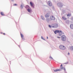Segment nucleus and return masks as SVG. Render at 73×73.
<instances>
[{"label": "nucleus", "mask_w": 73, "mask_h": 73, "mask_svg": "<svg viewBox=\"0 0 73 73\" xmlns=\"http://www.w3.org/2000/svg\"><path fill=\"white\" fill-rule=\"evenodd\" d=\"M55 34H57V33H59V35L60 36L62 35V31H61L56 30L54 31Z\"/></svg>", "instance_id": "nucleus-1"}, {"label": "nucleus", "mask_w": 73, "mask_h": 73, "mask_svg": "<svg viewBox=\"0 0 73 73\" xmlns=\"http://www.w3.org/2000/svg\"><path fill=\"white\" fill-rule=\"evenodd\" d=\"M61 40L62 41H64L66 40V36L65 35H62L61 36Z\"/></svg>", "instance_id": "nucleus-2"}, {"label": "nucleus", "mask_w": 73, "mask_h": 73, "mask_svg": "<svg viewBox=\"0 0 73 73\" xmlns=\"http://www.w3.org/2000/svg\"><path fill=\"white\" fill-rule=\"evenodd\" d=\"M59 48L60 49H62V50H65L66 49L65 47V46L62 45H60L59 46Z\"/></svg>", "instance_id": "nucleus-3"}, {"label": "nucleus", "mask_w": 73, "mask_h": 73, "mask_svg": "<svg viewBox=\"0 0 73 73\" xmlns=\"http://www.w3.org/2000/svg\"><path fill=\"white\" fill-rule=\"evenodd\" d=\"M50 18L51 20H55V18L53 16H51Z\"/></svg>", "instance_id": "nucleus-4"}, {"label": "nucleus", "mask_w": 73, "mask_h": 73, "mask_svg": "<svg viewBox=\"0 0 73 73\" xmlns=\"http://www.w3.org/2000/svg\"><path fill=\"white\" fill-rule=\"evenodd\" d=\"M58 27V25L57 24H55L54 26H52V28H57Z\"/></svg>", "instance_id": "nucleus-5"}, {"label": "nucleus", "mask_w": 73, "mask_h": 73, "mask_svg": "<svg viewBox=\"0 0 73 73\" xmlns=\"http://www.w3.org/2000/svg\"><path fill=\"white\" fill-rule=\"evenodd\" d=\"M46 21L47 23H49V22H50V21H51V20H50V19L47 18L46 19Z\"/></svg>", "instance_id": "nucleus-6"}, {"label": "nucleus", "mask_w": 73, "mask_h": 73, "mask_svg": "<svg viewBox=\"0 0 73 73\" xmlns=\"http://www.w3.org/2000/svg\"><path fill=\"white\" fill-rule=\"evenodd\" d=\"M45 17L46 18H48V17H49V15L47 13L45 15Z\"/></svg>", "instance_id": "nucleus-7"}, {"label": "nucleus", "mask_w": 73, "mask_h": 73, "mask_svg": "<svg viewBox=\"0 0 73 73\" xmlns=\"http://www.w3.org/2000/svg\"><path fill=\"white\" fill-rule=\"evenodd\" d=\"M48 5H49V6H52V3H51V2L49 1L48 2Z\"/></svg>", "instance_id": "nucleus-8"}, {"label": "nucleus", "mask_w": 73, "mask_h": 73, "mask_svg": "<svg viewBox=\"0 0 73 73\" xmlns=\"http://www.w3.org/2000/svg\"><path fill=\"white\" fill-rule=\"evenodd\" d=\"M21 36L22 40H23V39H24V38H23V37H24V35H23L21 34Z\"/></svg>", "instance_id": "nucleus-9"}, {"label": "nucleus", "mask_w": 73, "mask_h": 73, "mask_svg": "<svg viewBox=\"0 0 73 73\" xmlns=\"http://www.w3.org/2000/svg\"><path fill=\"white\" fill-rule=\"evenodd\" d=\"M30 4L32 6V7H33V5H34V4H33V3H32V2H31L30 3Z\"/></svg>", "instance_id": "nucleus-10"}, {"label": "nucleus", "mask_w": 73, "mask_h": 73, "mask_svg": "<svg viewBox=\"0 0 73 73\" xmlns=\"http://www.w3.org/2000/svg\"><path fill=\"white\" fill-rule=\"evenodd\" d=\"M60 69H56L54 70V72H58V71H60Z\"/></svg>", "instance_id": "nucleus-11"}, {"label": "nucleus", "mask_w": 73, "mask_h": 73, "mask_svg": "<svg viewBox=\"0 0 73 73\" xmlns=\"http://www.w3.org/2000/svg\"><path fill=\"white\" fill-rule=\"evenodd\" d=\"M62 19L64 20H66V18L65 17L63 16L62 17Z\"/></svg>", "instance_id": "nucleus-12"}, {"label": "nucleus", "mask_w": 73, "mask_h": 73, "mask_svg": "<svg viewBox=\"0 0 73 73\" xmlns=\"http://www.w3.org/2000/svg\"><path fill=\"white\" fill-rule=\"evenodd\" d=\"M70 27L71 29H73V24H71L70 25Z\"/></svg>", "instance_id": "nucleus-13"}, {"label": "nucleus", "mask_w": 73, "mask_h": 73, "mask_svg": "<svg viewBox=\"0 0 73 73\" xmlns=\"http://www.w3.org/2000/svg\"><path fill=\"white\" fill-rule=\"evenodd\" d=\"M62 69H64V71H66V70L65 69V68H64V67H62L61 68Z\"/></svg>", "instance_id": "nucleus-14"}, {"label": "nucleus", "mask_w": 73, "mask_h": 73, "mask_svg": "<svg viewBox=\"0 0 73 73\" xmlns=\"http://www.w3.org/2000/svg\"><path fill=\"white\" fill-rule=\"evenodd\" d=\"M1 15L2 16H4V13H3V12H1Z\"/></svg>", "instance_id": "nucleus-15"}, {"label": "nucleus", "mask_w": 73, "mask_h": 73, "mask_svg": "<svg viewBox=\"0 0 73 73\" xmlns=\"http://www.w3.org/2000/svg\"><path fill=\"white\" fill-rule=\"evenodd\" d=\"M31 10H30V9H27V11H28V12H31Z\"/></svg>", "instance_id": "nucleus-16"}, {"label": "nucleus", "mask_w": 73, "mask_h": 73, "mask_svg": "<svg viewBox=\"0 0 73 73\" xmlns=\"http://www.w3.org/2000/svg\"><path fill=\"white\" fill-rule=\"evenodd\" d=\"M67 15V16H71V14H68Z\"/></svg>", "instance_id": "nucleus-17"}, {"label": "nucleus", "mask_w": 73, "mask_h": 73, "mask_svg": "<svg viewBox=\"0 0 73 73\" xmlns=\"http://www.w3.org/2000/svg\"><path fill=\"white\" fill-rule=\"evenodd\" d=\"M41 38L42 39V40H45V39H44V37H43V36H41Z\"/></svg>", "instance_id": "nucleus-18"}, {"label": "nucleus", "mask_w": 73, "mask_h": 73, "mask_svg": "<svg viewBox=\"0 0 73 73\" xmlns=\"http://www.w3.org/2000/svg\"><path fill=\"white\" fill-rule=\"evenodd\" d=\"M71 49L72 50H73V46H71Z\"/></svg>", "instance_id": "nucleus-19"}, {"label": "nucleus", "mask_w": 73, "mask_h": 73, "mask_svg": "<svg viewBox=\"0 0 73 73\" xmlns=\"http://www.w3.org/2000/svg\"><path fill=\"white\" fill-rule=\"evenodd\" d=\"M50 58L51 59H53V58L51 56L50 57Z\"/></svg>", "instance_id": "nucleus-20"}, {"label": "nucleus", "mask_w": 73, "mask_h": 73, "mask_svg": "<svg viewBox=\"0 0 73 73\" xmlns=\"http://www.w3.org/2000/svg\"><path fill=\"white\" fill-rule=\"evenodd\" d=\"M14 5V6H16V5H17L16 4H15Z\"/></svg>", "instance_id": "nucleus-21"}, {"label": "nucleus", "mask_w": 73, "mask_h": 73, "mask_svg": "<svg viewBox=\"0 0 73 73\" xmlns=\"http://www.w3.org/2000/svg\"><path fill=\"white\" fill-rule=\"evenodd\" d=\"M48 27H49V28H51V26H50V25H49Z\"/></svg>", "instance_id": "nucleus-22"}, {"label": "nucleus", "mask_w": 73, "mask_h": 73, "mask_svg": "<svg viewBox=\"0 0 73 73\" xmlns=\"http://www.w3.org/2000/svg\"><path fill=\"white\" fill-rule=\"evenodd\" d=\"M57 38H60V37H59V36H58L57 37Z\"/></svg>", "instance_id": "nucleus-23"}, {"label": "nucleus", "mask_w": 73, "mask_h": 73, "mask_svg": "<svg viewBox=\"0 0 73 73\" xmlns=\"http://www.w3.org/2000/svg\"><path fill=\"white\" fill-rule=\"evenodd\" d=\"M62 66V64L61 65H60V67H61V66Z\"/></svg>", "instance_id": "nucleus-24"}, {"label": "nucleus", "mask_w": 73, "mask_h": 73, "mask_svg": "<svg viewBox=\"0 0 73 73\" xmlns=\"http://www.w3.org/2000/svg\"><path fill=\"white\" fill-rule=\"evenodd\" d=\"M26 7H29L28 5H27V6H26Z\"/></svg>", "instance_id": "nucleus-25"}, {"label": "nucleus", "mask_w": 73, "mask_h": 73, "mask_svg": "<svg viewBox=\"0 0 73 73\" xmlns=\"http://www.w3.org/2000/svg\"><path fill=\"white\" fill-rule=\"evenodd\" d=\"M3 34L4 35H5V33H3Z\"/></svg>", "instance_id": "nucleus-26"}, {"label": "nucleus", "mask_w": 73, "mask_h": 73, "mask_svg": "<svg viewBox=\"0 0 73 73\" xmlns=\"http://www.w3.org/2000/svg\"><path fill=\"white\" fill-rule=\"evenodd\" d=\"M69 54H70L69 53V52H68V55H69Z\"/></svg>", "instance_id": "nucleus-27"}, {"label": "nucleus", "mask_w": 73, "mask_h": 73, "mask_svg": "<svg viewBox=\"0 0 73 73\" xmlns=\"http://www.w3.org/2000/svg\"><path fill=\"white\" fill-rule=\"evenodd\" d=\"M47 38L48 39V36H47Z\"/></svg>", "instance_id": "nucleus-28"}, {"label": "nucleus", "mask_w": 73, "mask_h": 73, "mask_svg": "<svg viewBox=\"0 0 73 73\" xmlns=\"http://www.w3.org/2000/svg\"><path fill=\"white\" fill-rule=\"evenodd\" d=\"M21 7H22V5H21Z\"/></svg>", "instance_id": "nucleus-29"}, {"label": "nucleus", "mask_w": 73, "mask_h": 73, "mask_svg": "<svg viewBox=\"0 0 73 73\" xmlns=\"http://www.w3.org/2000/svg\"><path fill=\"white\" fill-rule=\"evenodd\" d=\"M22 8H23V7H22Z\"/></svg>", "instance_id": "nucleus-30"}]
</instances>
